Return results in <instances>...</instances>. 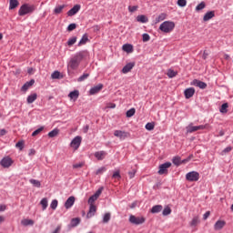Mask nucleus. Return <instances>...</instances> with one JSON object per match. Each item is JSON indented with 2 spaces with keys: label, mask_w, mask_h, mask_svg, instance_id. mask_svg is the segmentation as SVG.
I'll use <instances>...</instances> for the list:
<instances>
[{
  "label": "nucleus",
  "mask_w": 233,
  "mask_h": 233,
  "mask_svg": "<svg viewBox=\"0 0 233 233\" xmlns=\"http://www.w3.org/2000/svg\"><path fill=\"white\" fill-rule=\"evenodd\" d=\"M191 85L193 86H198V88H201L202 90H205V88H207V83H205L203 81H200V80H198V79H194L191 82Z\"/></svg>",
  "instance_id": "nucleus-14"
},
{
  "label": "nucleus",
  "mask_w": 233,
  "mask_h": 233,
  "mask_svg": "<svg viewBox=\"0 0 233 233\" xmlns=\"http://www.w3.org/2000/svg\"><path fill=\"white\" fill-rule=\"evenodd\" d=\"M177 5L181 8L187 6V0H177Z\"/></svg>",
  "instance_id": "nucleus-54"
},
{
  "label": "nucleus",
  "mask_w": 233,
  "mask_h": 233,
  "mask_svg": "<svg viewBox=\"0 0 233 233\" xmlns=\"http://www.w3.org/2000/svg\"><path fill=\"white\" fill-rule=\"evenodd\" d=\"M137 21L138 23H148V17L145 15H139L137 16Z\"/></svg>",
  "instance_id": "nucleus-30"
},
{
  "label": "nucleus",
  "mask_w": 233,
  "mask_h": 233,
  "mask_svg": "<svg viewBox=\"0 0 233 233\" xmlns=\"http://www.w3.org/2000/svg\"><path fill=\"white\" fill-rule=\"evenodd\" d=\"M103 90V84H98L93 87L90 88L89 94L90 96H96V94H99Z\"/></svg>",
  "instance_id": "nucleus-11"
},
{
  "label": "nucleus",
  "mask_w": 233,
  "mask_h": 233,
  "mask_svg": "<svg viewBox=\"0 0 233 233\" xmlns=\"http://www.w3.org/2000/svg\"><path fill=\"white\" fill-rule=\"evenodd\" d=\"M113 179H121V174L118 171H116L113 175H112Z\"/></svg>",
  "instance_id": "nucleus-58"
},
{
  "label": "nucleus",
  "mask_w": 233,
  "mask_h": 233,
  "mask_svg": "<svg viewBox=\"0 0 233 233\" xmlns=\"http://www.w3.org/2000/svg\"><path fill=\"white\" fill-rule=\"evenodd\" d=\"M187 134H192L194 132H198V126H192V123H190L187 127Z\"/></svg>",
  "instance_id": "nucleus-27"
},
{
  "label": "nucleus",
  "mask_w": 233,
  "mask_h": 233,
  "mask_svg": "<svg viewBox=\"0 0 233 233\" xmlns=\"http://www.w3.org/2000/svg\"><path fill=\"white\" fill-rule=\"evenodd\" d=\"M95 157L97 158L98 161H103V159H105V157H106V151L95 152Z\"/></svg>",
  "instance_id": "nucleus-18"
},
{
  "label": "nucleus",
  "mask_w": 233,
  "mask_h": 233,
  "mask_svg": "<svg viewBox=\"0 0 233 233\" xmlns=\"http://www.w3.org/2000/svg\"><path fill=\"white\" fill-rule=\"evenodd\" d=\"M66 5H56V7H55V9H54V14H61V12H63V10H65V7H66Z\"/></svg>",
  "instance_id": "nucleus-36"
},
{
  "label": "nucleus",
  "mask_w": 233,
  "mask_h": 233,
  "mask_svg": "<svg viewBox=\"0 0 233 233\" xmlns=\"http://www.w3.org/2000/svg\"><path fill=\"white\" fill-rule=\"evenodd\" d=\"M102 193H103V187H99L96 191V193L88 198V201H87L88 205H94V203L97 201V199L99 198V196H101Z\"/></svg>",
  "instance_id": "nucleus-9"
},
{
  "label": "nucleus",
  "mask_w": 233,
  "mask_h": 233,
  "mask_svg": "<svg viewBox=\"0 0 233 233\" xmlns=\"http://www.w3.org/2000/svg\"><path fill=\"white\" fill-rule=\"evenodd\" d=\"M199 223H201V220H199V217L195 216L193 217L192 220L189 222V227L196 228L197 226L199 225Z\"/></svg>",
  "instance_id": "nucleus-22"
},
{
  "label": "nucleus",
  "mask_w": 233,
  "mask_h": 233,
  "mask_svg": "<svg viewBox=\"0 0 233 233\" xmlns=\"http://www.w3.org/2000/svg\"><path fill=\"white\" fill-rule=\"evenodd\" d=\"M83 167H85V163L83 162H79L77 164L73 165V168H83Z\"/></svg>",
  "instance_id": "nucleus-60"
},
{
  "label": "nucleus",
  "mask_w": 233,
  "mask_h": 233,
  "mask_svg": "<svg viewBox=\"0 0 233 233\" xmlns=\"http://www.w3.org/2000/svg\"><path fill=\"white\" fill-rule=\"evenodd\" d=\"M210 217V211H207L204 215H203V219L207 220L208 219V218Z\"/></svg>",
  "instance_id": "nucleus-63"
},
{
  "label": "nucleus",
  "mask_w": 233,
  "mask_h": 233,
  "mask_svg": "<svg viewBox=\"0 0 233 233\" xmlns=\"http://www.w3.org/2000/svg\"><path fill=\"white\" fill-rule=\"evenodd\" d=\"M206 6L207 5L205 4V2H201L196 6V12H200V10L205 9Z\"/></svg>",
  "instance_id": "nucleus-45"
},
{
  "label": "nucleus",
  "mask_w": 233,
  "mask_h": 233,
  "mask_svg": "<svg viewBox=\"0 0 233 233\" xmlns=\"http://www.w3.org/2000/svg\"><path fill=\"white\" fill-rule=\"evenodd\" d=\"M19 6V1L17 0H9V10H15Z\"/></svg>",
  "instance_id": "nucleus-29"
},
{
  "label": "nucleus",
  "mask_w": 233,
  "mask_h": 233,
  "mask_svg": "<svg viewBox=\"0 0 233 233\" xmlns=\"http://www.w3.org/2000/svg\"><path fill=\"white\" fill-rule=\"evenodd\" d=\"M167 76V77H169V79H172L173 77H176V76H177V72L174 71V69H168Z\"/></svg>",
  "instance_id": "nucleus-38"
},
{
  "label": "nucleus",
  "mask_w": 233,
  "mask_h": 233,
  "mask_svg": "<svg viewBox=\"0 0 233 233\" xmlns=\"http://www.w3.org/2000/svg\"><path fill=\"white\" fill-rule=\"evenodd\" d=\"M114 136L120 141H125V139H128V137H130V133L124 130H115Z\"/></svg>",
  "instance_id": "nucleus-5"
},
{
  "label": "nucleus",
  "mask_w": 233,
  "mask_h": 233,
  "mask_svg": "<svg viewBox=\"0 0 233 233\" xmlns=\"http://www.w3.org/2000/svg\"><path fill=\"white\" fill-rule=\"evenodd\" d=\"M163 216H170L172 214V209L170 207H166L162 211Z\"/></svg>",
  "instance_id": "nucleus-44"
},
{
  "label": "nucleus",
  "mask_w": 233,
  "mask_h": 233,
  "mask_svg": "<svg viewBox=\"0 0 233 233\" xmlns=\"http://www.w3.org/2000/svg\"><path fill=\"white\" fill-rule=\"evenodd\" d=\"M35 12V5L30 4H24L20 6L18 10V15L23 17L24 15H28V14H34Z\"/></svg>",
  "instance_id": "nucleus-2"
},
{
  "label": "nucleus",
  "mask_w": 233,
  "mask_h": 233,
  "mask_svg": "<svg viewBox=\"0 0 233 233\" xmlns=\"http://www.w3.org/2000/svg\"><path fill=\"white\" fill-rule=\"evenodd\" d=\"M68 97H70V99H77V97H79V91L78 90L71 91L68 95Z\"/></svg>",
  "instance_id": "nucleus-33"
},
{
  "label": "nucleus",
  "mask_w": 233,
  "mask_h": 233,
  "mask_svg": "<svg viewBox=\"0 0 233 233\" xmlns=\"http://www.w3.org/2000/svg\"><path fill=\"white\" fill-rule=\"evenodd\" d=\"M79 223H81V219L79 218H76L71 219L70 225L74 228L77 227V225H79Z\"/></svg>",
  "instance_id": "nucleus-34"
},
{
  "label": "nucleus",
  "mask_w": 233,
  "mask_h": 233,
  "mask_svg": "<svg viewBox=\"0 0 233 233\" xmlns=\"http://www.w3.org/2000/svg\"><path fill=\"white\" fill-rule=\"evenodd\" d=\"M86 56H88V51L86 50L77 52L68 62L67 67L71 70H77L79 65H81V62Z\"/></svg>",
  "instance_id": "nucleus-1"
},
{
  "label": "nucleus",
  "mask_w": 233,
  "mask_h": 233,
  "mask_svg": "<svg viewBox=\"0 0 233 233\" xmlns=\"http://www.w3.org/2000/svg\"><path fill=\"white\" fill-rule=\"evenodd\" d=\"M136 114V108L132 107L127 111V117H132Z\"/></svg>",
  "instance_id": "nucleus-47"
},
{
  "label": "nucleus",
  "mask_w": 233,
  "mask_h": 233,
  "mask_svg": "<svg viewBox=\"0 0 233 233\" xmlns=\"http://www.w3.org/2000/svg\"><path fill=\"white\" fill-rule=\"evenodd\" d=\"M96 210L97 208H96V205H89V211L86 214L87 219H90V218H94Z\"/></svg>",
  "instance_id": "nucleus-16"
},
{
  "label": "nucleus",
  "mask_w": 233,
  "mask_h": 233,
  "mask_svg": "<svg viewBox=\"0 0 233 233\" xmlns=\"http://www.w3.org/2000/svg\"><path fill=\"white\" fill-rule=\"evenodd\" d=\"M176 28V24L172 21H165L159 25V30L164 34H170Z\"/></svg>",
  "instance_id": "nucleus-3"
},
{
  "label": "nucleus",
  "mask_w": 233,
  "mask_h": 233,
  "mask_svg": "<svg viewBox=\"0 0 233 233\" xmlns=\"http://www.w3.org/2000/svg\"><path fill=\"white\" fill-rule=\"evenodd\" d=\"M88 77H90V74L88 73H84L82 76H80L77 78L78 83H82V81H85L86 79H88Z\"/></svg>",
  "instance_id": "nucleus-40"
},
{
  "label": "nucleus",
  "mask_w": 233,
  "mask_h": 233,
  "mask_svg": "<svg viewBox=\"0 0 233 233\" xmlns=\"http://www.w3.org/2000/svg\"><path fill=\"white\" fill-rule=\"evenodd\" d=\"M167 19V14L166 13H161L158 15V16L156 17L154 20L155 25H157V23H161V21H165Z\"/></svg>",
  "instance_id": "nucleus-23"
},
{
  "label": "nucleus",
  "mask_w": 233,
  "mask_h": 233,
  "mask_svg": "<svg viewBox=\"0 0 233 233\" xmlns=\"http://www.w3.org/2000/svg\"><path fill=\"white\" fill-rule=\"evenodd\" d=\"M128 176H129L130 179H133V177H135V176H136V169L129 171Z\"/></svg>",
  "instance_id": "nucleus-62"
},
{
  "label": "nucleus",
  "mask_w": 233,
  "mask_h": 233,
  "mask_svg": "<svg viewBox=\"0 0 233 233\" xmlns=\"http://www.w3.org/2000/svg\"><path fill=\"white\" fill-rule=\"evenodd\" d=\"M194 157V155H189L187 158L182 160V165H186V163H188L192 160V158Z\"/></svg>",
  "instance_id": "nucleus-55"
},
{
  "label": "nucleus",
  "mask_w": 233,
  "mask_h": 233,
  "mask_svg": "<svg viewBox=\"0 0 233 233\" xmlns=\"http://www.w3.org/2000/svg\"><path fill=\"white\" fill-rule=\"evenodd\" d=\"M104 172H106V167H102L96 171V176H99V175L103 174Z\"/></svg>",
  "instance_id": "nucleus-56"
},
{
  "label": "nucleus",
  "mask_w": 233,
  "mask_h": 233,
  "mask_svg": "<svg viewBox=\"0 0 233 233\" xmlns=\"http://www.w3.org/2000/svg\"><path fill=\"white\" fill-rule=\"evenodd\" d=\"M74 203H76V198L75 197H69L66 201L65 202V208L66 209L72 208L74 207Z\"/></svg>",
  "instance_id": "nucleus-15"
},
{
  "label": "nucleus",
  "mask_w": 233,
  "mask_h": 233,
  "mask_svg": "<svg viewBox=\"0 0 233 233\" xmlns=\"http://www.w3.org/2000/svg\"><path fill=\"white\" fill-rule=\"evenodd\" d=\"M195 94H196V89L194 87H188L184 91V96L186 99H190V97H194Z\"/></svg>",
  "instance_id": "nucleus-13"
},
{
  "label": "nucleus",
  "mask_w": 233,
  "mask_h": 233,
  "mask_svg": "<svg viewBox=\"0 0 233 233\" xmlns=\"http://www.w3.org/2000/svg\"><path fill=\"white\" fill-rule=\"evenodd\" d=\"M81 10V5H75L69 11H67L68 17L76 15Z\"/></svg>",
  "instance_id": "nucleus-12"
},
{
  "label": "nucleus",
  "mask_w": 233,
  "mask_h": 233,
  "mask_svg": "<svg viewBox=\"0 0 233 233\" xmlns=\"http://www.w3.org/2000/svg\"><path fill=\"white\" fill-rule=\"evenodd\" d=\"M128 221L131 223V225H143V223L147 221V218L144 217H136L134 215H130Z\"/></svg>",
  "instance_id": "nucleus-4"
},
{
  "label": "nucleus",
  "mask_w": 233,
  "mask_h": 233,
  "mask_svg": "<svg viewBox=\"0 0 233 233\" xmlns=\"http://www.w3.org/2000/svg\"><path fill=\"white\" fill-rule=\"evenodd\" d=\"M138 8H139V6H137V5H129V6H128V11L131 12V13H134V12H136Z\"/></svg>",
  "instance_id": "nucleus-59"
},
{
  "label": "nucleus",
  "mask_w": 233,
  "mask_h": 233,
  "mask_svg": "<svg viewBox=\"0 0 233 233\" xmlns=\"http://www.w3.org/2000/svg\"><path fill=\"white\" fill-rule=\"evenodd\" d=\"M45 130V127H40L39 128L35 129L33 133L32 136L33 137H35V136H37L39 134H41V132H43Z\"/></svg>",
  "instance_id": "nucleus-46"
},
{
  "label": "nucleus",
  "mask_w": 233,
  "mask_h": 233,
  "mask_svg": "<svg viewBox=\"0 0 233 233\" xmlns=\"http://www.w3.org/2000/svg\"><path fill=\"white\" fill-rule=\"evenodd\" d=\"M88 43V35L86 34L83 35L82 38L78 42L77 46H82V45H86Z\"/></svg>",
  "instance_id": "nucleus-31"
},
{
  "label": "nucleus",
  "mask_w": 233,
  "mask_h": 233,
  "mask_svg": "<svg viewBox=\"0 0 233 233\" xmlns=\"http://www.w3.org/2000/svg\"><path fill=\"white\" fill-rule=\"evenodd\" d=\"M155 127H156V125L154 124V122H148L146 124L145 128H146V130L150 131V130H154Z\"/></svg>",
  "instance_id": "nucleus-43"
},
{
  "label": "nucleus",
  "mask_w": 233,
  "mask_h": 233,
  "mask_svg": "<svg viewBox=\"0 0 233 233\" xmlns=\"http://www.w3.org/2000/svg\"><path fill=\"white\" fill-rule=\"evenodd\" d=\"M0 165L1 167H3V168H10V167L14 165V160L12 159V157L6 156L1 159Z\"/></svg>",
  "instance_id": "nucleus-8"
},
{
  "label": "nucleus",
  "mask_w": 233,
  "mask_h": 233,
  "mask_svg": "<svg viewBox=\"0 0 233 233\" xmlns=\"http://www.w3.org/2000/svg\"><path fill=\"white\" fill-rule=\"evenodd\" d=\"M3 136H6V129H0V137H3Z\"/></svg>",
  "instance_id": "nucleus-64"
},
{
  "label": "nucleus",
  "mask_w": 233,
  "mask_h": 233,
  "mask_svg": "<svg viewBox=\"0 0 233 233\" xmlns=\"http://www.w3.org/2000/svg\"><path fill=\"white\" fill-rule=\"evenodd\" d=\"M136 66V64L134 62L127 63L123 68H122V73L123 74H128L132 68Z\"/></svg>",
  "instance_id": "nucleus-17"
},
{
  "label": "nucleus",
  "mask_w": 233,
  "mask_h": 233,
  "mask_svg": "<svg viewBox=\"0 0 233 233\" xmlns=\"http://www.w3.org/2000/svg\"><path fill=\"white\" fill-rule=\"evenodd\" d=\"M225 225H226L225 220H218L214 225V228L215 230H221V228H223Z\"/></svg>",
  "instance_id": "nucleus-24"
},
{
  "label": "nucleus",
  "mask_w": 233,
  "mask_h": 233,
  "mask_svg": "<svg viewBox=\"0 0 233 233\" xmlns=\"http://www.w3.org/2000/svg\"><path fill=\"white\" fill-rule=\"evenodd\" d=\"M197 127H198V130H205V128H208V124L200 125V126H197Z\"/></svg>",
  "instance_id": "nucleus-61"
},
{
  "label": "nucleus",
  "mask_w": 233,
  "mask_h": 233,
  "mask_svg": "<svg viewBox=\"0 0 233 233\" xmlns=\"http://www.w3.org/2000/svg\"><path fill=\"white\" fill-rule=\"evenodd\" d=\"M172 167V163L166 162L159 166L158 174L159 176H163V174H168V168Z\"/></svg>",
  "instance_id": "nucleus-10"
},
{
  "label": "nucleus",
  "mask_w": 233,
  "mask_h": 233,
  "mask_svg": "<svg viewBox=\"0 0 233 233\" xmlns=\"http://www.w3.org/2000/svg\"><path fill=\"white\" fill-rule=\"evenodd\" d=\"M40 205H42V210H45L48 208V198H44L40 201Z\"/></svg>",
  "instance_id": "nucleus-37"
},
{
  "label": "nucleus",
  "mask_w": 233,
  "mask_h": 233,
  "mask_svg": "<svg viewBox=\"0 0 233 233\" xmlns=\"http://www.w3.org/2000/svg\"><path fill=\"white\" fill-rule=\"evenodd\" d=\"M21 225H23L24 227H28V226H32L34 225V220L32 219H23L21 220Z\"/></svg>",
  "instance_id": "nucleus-35"
},
{
  "label": "nucleus",
  "mask_w": 233,
  "mask_h": 233,
  "mask_svg": "<svg viewBox=\"0 0 233 233\" xmlns=\"http://www.w3.org/2000/svg\"><path fill=\"white\" fill-rule=\"evenodd\" d=\"M36 99H37V93H33L27 96L26 101L28 105H32V103H34V101H35Z\"/></svg>",
  "instance_id": "nucleus-26"
},
{
  "label": "nucleus",
  "mask_w": 233,
  "mask_h": 233,
  "mask_svg": "<svg viewBox=\"0 0 233 233\" xmlns=\"http://www.w3.org/2000/svg\"><path fill=\"white\" fill-rule=\"evenodd\" d=\"M29 181L31 185H33L34 187H36V188H41V182L39 180L30 179Z\"/></svg>",
  "instance_id": "nucleus-42"
},
{
  "label": "nucleus",
  "mask_w": 233,
  "mask_h": 233,
  "mask_svg": "<svg viewBox=\"0 0 233 233\" xmlns=\"http://www.w3.org/2000/svg\"><path fill=\"white\" fill-rule=\"evenodd\" d=\"M111 215L110 213H106L103 217L102 223H108L110 221Z\"/></svg>",
  "instance_id": "nucleus-49"
},
{
  "label": "nucleus",
  "mask_w": 233,
  "mask_h": 233,
  "mask_svg": "<svg viewBox=\"0 0 233 233\" xmlns=\"http://www.w3.org/2000/svg\"><path fill=\"white\" fill-rule=\"evenodd\" d=\"M16 148H19V150H23V148H25V142H23V140L18 141L15 144Z\"/></svg>",
  "instance_id": "nucleus-52"
},
{
  "label": "nucleus",
  "mask_w": 233,
  "mask_h": 233,
  "mask_svg": "<svg viewBox=\"0 0 233 233\" xmlns=\"http://www.w3.org/2000/svg\"><path fill=\"white\" fill-rule=\"evenodd\" d=\"M161 210H163V206L156 205V206L152 207L150 212H151V214H159V212H161Z\"/></svg>",
  "instance_id": "nucleus-25"
},
{
  "label": "nucleus",
  "mask_w": 233,
  "mask_h": 233,
  "mask_svg": "<svg viewBox=\"0 0 233 233\" xmlns=\"http://www.w3.org/2000/svg\"><path fill=\"white\" fill-rule=\"evenodd\" d=\"M61 73L59 71H55L52 73L51 77L52 79H59Z\"/></svg>",
  "instance_id": "nucleus-51"
},
{
  "label": "nucleus",
  "mask_w": 233,
  "mask_h": 233,
  "mask_svg": "<svg viewBox=\"0 0 233 233\" xmlns=\"http://www.w3.org/2000/svg\"><path fill=\"white\" fill-rule=\"evenodd\" d=\"M59 135V129L58 128H55L52 131H50L48 133V137H56V136Z\"/></svg>",
  "instance_id": "nucleus-41"
},
{
  "label": "nucleus",
  "mask_w": 233,
  "mask_h": 233,
  "mask_svg": "<svg viewBox=\"0 0 233 233\" xmlns=\"http://www.w3.org/2000/svg\"><path fill=\"white\" fill-rule=\"evenodd\" d=\"M172 163L175 165V167H180L182 165L181 157L176 156L172 158Z\"/></svg>",
  "instance_id": "nucleus-28"
},
{
  "label": "nucleus",
  "mask_w": 233,
  "mask_h": 233,
  "mask_svg": "<svg viewBox=\"0 0 233 233\" xmlns=\"http://www.w3.org/2000/svg\"><path fill=\"white\" fill-rule=\"evenodd\" d=\"M187 181L196 182L199 181V172L198 171H191L186 174Z\"/></svg>",
  "instance_id": "nucleus-6"
},
{
  "label": "nucleus",
  "mask_w": 233,
  "mask_h": 233,
  "mask_svg": "<svg viewBox=\"0 0 233 233\" xmlns=\"http://www.w3.org/2000/svg\"><path fill=\"white\" fill-rule=\"evenodd\" d=\"M122 50L127 54H132V52H134V46L131 44H125L122 46Z\"/></svg>",
  "instance_id": "nucleus-21"
},
{
  "label": "nucleus",
  "mask_w": 233,
  "mask_h": 233,
  "mask_svg": "<svg viewBox=\"0 0 233 233\" xmlns=\"http://www.w3.org/2000/svg\"><path fill=\"white\" fill-rule=\"evenodd\" d=\"M34 83H35V80L31 79L28 82H25L23 86L21 87V91L22 92H26L28 90V88H30V86H32L34 85Z\"/></svg>",
  "instance_id": "nucleus-19"
},
{
  "label": "nucleus",
  "mask_w": 233,
  "mask_h": 233,
  "mask_svg": "<svg viewBox=\"0 0 233 233\" xmlns=\"http://www.w3.org/2000/svg\"><path fill=\"white\" fill-rule=\"evenodd\" d=\"M228 103H224V104H222V106H221V107L219 109V112L221 114H227V112H228Z\"/></svg>",
  "instance_id": "nucleus-39"
},
{
  "label": "nucleus",
  "mask_w": 233,
  "mask_h": 233,
  "mask_svg": "<svg viewBox=\"0 0 233 233\" xmlns=\"http://www.w3.org/2000/svg\"><path fill=\"white\" fill-rule=\"evenodd\" d=\"M228 152H232V147L228 146L226 148H224L221 153L220 156H225V154H228Z\"/></svg>",
  "instance_id": "nucleus-48"
},
{
  "label": "nucleus",
  "mask_w": 233,
  "mask_h": 233,
  "mask_svg": "<svg viewBox=\"0 0 233 233\" xmlns=\"http://www.w3.org/2000/svg\"><path fill=\"white\" fill-rule=\"evenodd\" d=\"M57 205H58L57 199H54L50 204V208H52V210H56V208H57Z\"/></svg>",
  "instance_id": "nucleus-50"
},
{
  "label": "nucleus",
  "mask_w": 233,
  "mask_h": 233,
  "mask_svg": "<svg viewBox=\"0 0 233 233\" xmlns=\"http://www.w3.org/2000/svg\"><path fill=\"white\" fill-rule=\"evenodd\" d=\"M82 141L83 137H81V136L75 137L70 143L71 148H74V150H77L81 147Z\"/></svg>",
  "instance_id": "nucleus-7"
},
{
  "label": "nucleus",
  "mask_w": 233,
  "mask_h": 233,
  "mask_svg": "<svg viewBox=\"0 0 233 233\" xmlns=\"http://www.w3.org/2000/svg\"><path fill=\"white\" fill-rule=\"evenodd\" d=\"M76 28H77V24H70L68 26H67V32H72L74 30H76Z\"/></svg>",
  "instance_id": "nucleus-53"
},
{
  "label": "nucleus",
  "mask_w": 233,
  "mask_h": 233,
  "mask_svg": "<svg viewBox=\"0 0 233 233\" xmlns=\"http://www.w3.org/2000/svg\"><path fill=\"white\" fill-rule=\"evenodd\" d=\"M76 43H77V36H72V37L68 38L66 45H67V46H74V45H76Z\"/></svg>",
  "instance_id": "nucleus-32"
},
{
  "label": "nucleus",
  "mask_w": 233,
  "mask_h": 233,
  "mask_svg": "<svg viewBox=\"0 0 233 233\" xmlns=\"http://www.w3.org/2000/svg\"><path fill=\"white\" fill-rule=\"evenodd\" d=\"M213 17H216V12L208 11L203 16V21H210Z\"/></svg>",
  "instance_id": "nucleus-20"
},
{
  "label": "nucleus",
  "mask_w": 233,
  "mask_h": 233,
  "mask_svg": "<svg viewBox=\"0 0 233 233\" xmlns=\"http://www.w3.org/2000/svg\"><path fill=\"white\" fill-rule=\"evenodd\" d=\"M149 39H150V35H148V34H147V33H145V34L142 35V41H143L144 43L148 42Z\"/></svg>",
  "instance_id": "nucleus-57"
}]
</instances>
